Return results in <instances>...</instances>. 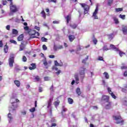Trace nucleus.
Returning a JSON list of instances; mask_svg holds the SVG:
<instances>
[{
    "label": "nucleus",
    "mask_w": 127,
    "mask_h": 127,
    "mask_svg": "<svg viewBox=\"0 0 127 127\" xmlns=\"http://www.w3.org/2000/svg\"><path fill=\"white\" fill-rule=\"evenodd\" d=\"M19 102L18 99H16L15 98H12L10 100L11 104H12V107L11 109L9 110V113L8 114V119L9 124L12 122V120H13V118H12V116L11 115V112L15 110V109L17 108V103Z\"/></svg>",
    "instance_id": "f257e3e1"
},
{
    "label": "nucleus",
    "mask_w": 127,
    "mask_h": 127,
    "mask_svg": "<svg viewBox=\"0 0 127 127\" xmlns=\"http://www.w3.org/2000/svg\"><path fill=\"white\" fill-rule=\"evenodd\" d=\"M9 66L12 68L13 67V63H14V55L11 54L10 55V58L8 60Z\"/></svg>",
    "instance_id": "f03ea898"
},
{
    "label": "nucleus",
    "mask_w": 127,
    "mask_h": 127,
    "mask_svg": "<svg viewBox=\"0 0 127 127\" xmlns=\"http://www.w3.org/2000/svg\"><path fill=\"white\" fill-rule=\"evenodd\" d=\"M80 5H81L82 7H83L84 9V14H87L88 12H89V9H90V6L89 5L85 4V3H80Z\"/></svg>",
    "instance_id": "7ed1b4c3"
},
{
    "label": "nucleus",
    "mask_w": 127,
    "mask_h": 127,
    "mask_svg": "<svg viewBox=\"0 0 127 127\" xmlns=\"http://www.w3.org/2000/svg\"><path fill=\"white\" fill-rule=\"evenodd\" d=\"M10 10L11 12H16V11H18V7L12 3V4H10Z\"/></svg>",
    "instance_id": "20e7f679"
},
{
    "label": "nucleus",
    "mask_w": 127,
    "mask_h": 127,
    "mask_svg": "<svg viewBox=\"0 0 127 127\" xmlns=\"http://www.w3.org/2000/svg\"><path fill=\"white\" fill-rule=\"evenodd\" d=\"M85 71H86V68L80 67L79 69V73L82 79H84L85 77Z\"/></svg>",
    "instance_id": "39448f33"
},
{
    "label": "nucleus",
    "mask_w": 127,
    "mask_h": 127,
    "mask_svg": "<svg viewBox=\"0 0 127 127\" xmlns=\"http://www.w3.org/2000/svg\"><path fill=\"white\" fill-rule=\"evenodd\" d=\"M113 120L116 121V124H121V123H123V119L120 116H113Z\"/></svg>",
    "instance_id": "423d86ee"
},
{
    "label": "nucleus",
    "mask_w": 127,
    "mask_h": 127,
    "mask_svg": "<svg viewBox=\"0 0 127 127\" xmlns=\"http://www.w3.org/2000/svg\"><path fill=\"white\" fill-rule=\"evenodd\" d=\"M29 34L31 36V38H38V37L35 36L36 34V32L35 30H31L29 32Z\"/></svg>",
    "instance_id": "0eeeda50"
},
{
    "label": "nucleus",
    "mask_w": 127,
    "mask_h": 127,
    "mask_svg": "<svg viewBox=\"0 0 127 127\" xmlns=\"http://www.w3.org/2000/svg\"><path fill=\"white\" fill-rule=\"evenodd\" d=\"M98 11H99V8L98 7V6H96V9L93 13V17H94V19H98V16L97 14H98Z\"/></svg>",
    "instance_id": "6e6552de"
},
{
    "label": "nucleus",
    "mask_w": 127,
    "mask_h": 127,
    "mask_svg": "<svg viewBox=\"0 0 127 127\" xmlns=\"http://www.w3.org/2000/svg\"><path fill=\"white\" fill-rule=\"evenodd\" d=\"M112 108V102H107L105 104V109L108 110L109 109H111Z\"/></svg>",
    "instance_id": "1a4fd4ad"
},
{
    "label": "nucleus",
    "mask_w": 127,
    "mask_h": 127,
    "mask_svg": "<svg viewBox=\"0 0 127 127\" xmlns=\"http://www.w3.org/2000/svg\"><path fill=\"white\" fill-rule=\"evenodd\" d=\"M52 101H53V98H50L49 100L48 101V109H49V108L51 107V105H52Z\"/></svg>",
    "instance_id": "9d476101"
},
{
    "label": "nucleus",
    "mask_w": 127,
    "mask_h": 127,
    "mask_svg": "<svg viewBox=\"0 0 127 127\" xmlns=\"http://www.w3.org/2000/svg\"><path fill=\"white\" fill-rule=\"evenodd\" d=\"M65 19L66 20V23L68 24L70 20H71V14H68L67 16L65 17Z\"/></svg>",
    "instance_id": "9b49d317"
},
{
    "label": "nucleus",
    "mask_w": 127,
    "mask_h": 127,
    "mask_svg": "<svg viewBox=\"0 0 127 127\" xmlns=\"http://www.w3.org/2000/svg\"><path fill=\"white\" fill-rule=\"evenodd\" d=\"M109 97L108 96L104 95V96H103V97H102L103 101L106 102V103L109 102Z\"/></svg>",
    "instance_id": "f8f14e48"
},
{
    "label": "nucleus",
    "mask_w": 127,
    "mask_h": 127,
    "mask_svg": "<svg viewBox=\"0 0 127 127\" xmlns=\"http://www.w3.org/2000/svg\"><path fill=\"white\" fill-rule=\"evenodd\" d=\"M31 66L29 67L30 70H34V69H36V64H31Z\"/></svg>",
    "instance_id": "ddd939ff"
},
{
    "label": "nucleus",
    "mask_w": 127,
    "mask_h": 127,
    "mask_svg": "<svg viewBox=\"0 0 127 127\" xmlns=\"http://www.w3.org/2000/svg\"><path fill=\"white\" fill-rule=\"evenodd\" d=\"M68 39L70 42H72L74 41V39H75V36L73 35H70L68 36Z\"/></svg>",
    "instance_id": "4468645a"
},
{
    "label": "nucleus",
    "mask_w": 127,
    "mask_h": 127,
    "mask_svg": "<svg viewBox=\"0 0 127 127\" xmlns=\"http://www.w3.org/2000/svg\"><path fill=\"white\" fill-rule=\"evenodd\" d=\"M122 31L124 34L126 35L127 34V26H123L122 27Z\"/></svg>",
    "instance_id": "2eb2a0df"
},
{
    "label": "nucleus",
    "mask_w": 127,
    "mask_h": 127,
    "mask_svg": "<svg viewBox=\"0 0 127 127\" xmlns=\"http://www.w3.org/2000/svg\"><path fill=\"white\" fill-rule=\"evenodd\" d=\"M110 47L111 48H112V49H114V50H115V51H117V52L120 51L119 49L117 48V47H115V45H114L113 44L110 45Z\"/></svg>",
    "instance_id": "dca6fc26"
},
{
    "label": "nucleus",
    "mask_w": 127,
    "mask_h": 127,
    "mask_svg": "<svg viewBox=\"0 0 127 127\" xmlns=\"http://www.w3.org/2000/svg\"><path fill=\"white\" fill-rule=\"evenodd\" d=\"M23 34L20 35L17 38L18 41H22V40H23Z\"/></svg>",
    "instance_id": "f3484780"
},
{
    "label": "nucleus",
    "mask_w": 127,
    "mask_h": 127,
    "mask_svg": "<svg viewBox=\"0 0 127 127\" xmlns=\"http://www.w3.org/2000/svg\"><path fill=\"white\" fill-rule=\"evenodd\" d=\"M25 48V46L23 45L22 43H21V45L20 46L19 51H22Z\"/></svg>",
    "instance_id": "a211bd4d"
},
{
    "label": "nucleus",
    "mask_w": 127,
    "mask_h": 127,
    "mask_svg": "<svg viewBox=\"0 0 127 127\" xmlns=\"http://www.w3.org/2000/svg\"><path fill=\"white\" fill-rule=\"evenodd\" d=\"M67 101H68V104H69V105H72L73 104V103L74 102V100H73V99H71V98H68L67 99Z\"/></svg>",
    "instance_id": "6ab92c4d"
},
{
    "label": "nucleus",
    "mask_w": 127,
    "mask_h": 127,
    "mask_svg": "<svg viewBox=\"0 0 127 127\" xmlns=\"http://www.w3.org/2000/svg\"><path fill=\"white\" fill-rule=\"evenodd\" d=\"M74 78L75 79V81H76V84H78L79 82H77V81H79V76L78 75V74L76 73L75 75H74Z\"/></svg>",
    "instance_id": "aec40b11"
},
{
    "label": "nucleus",
    "mask_w": 127,
    "mask_h": 127,
    "mask_svg": "<svg viewBox=\"0 0 127 127\" xmlns=\"http://www.w3.org/2000/svg\"><path fill=\"white\" fill-rule=\"evenodd\" d=\"M4 51L5 53H7V52H8V46H7V45H5L4 46Z\"/></svg>",
    "instance_id": "412c9836"
},
{
    "label": "nucleus",
    "mask_w": 127,
    "mask_h": 127,
    "mask_svg": "<svg viewBox=\"0 0 127 127\" xmlns=\"http://www.w3.org/2000/svg\"><path fill=\"white\" fill-rule=\"evenodd\" d=\"M67 111H68V109H67L65 106H63L62 111V115H63V113H65V112H67Z\"/></svg>",
    "instance_id": "4be33fe9"
},
{
    "label": "nucleus",
    "mask_w": 127,
    "mask_h": 127,
    "mask_svg": "<svg viewBox=\"0 0 127 127\" xmlns=\"http://www.w3.org/2000/svg\"><path fill=\"white\" fill-rule=\"evenodd\" d=\"M76 93L77 94L78 96H80L81 95V90L80 89V88L78 87L76 90Z\"/></svg>",
    "instance_id": "5701e85b"
},
{
    "label": "nucleus",
    "mask_w": 127,
    "mask_h": 127,
    "mask_svg": "<svg viewBox=\"0 0 127 127\" xmlns=\"http://www.w3.org/2000/svg\"><path fill=\"white\" fill-rule=\"evenodd\" d=\"M14 82L17 87H19L20 86V82L19 81L15 80Z\"/></svg>",
    "instance_id": "b1692460"
},
{
    "label": "nucleus",
    "mask_w": 127,
    "mask_h": 127,
    "mask_svg": "<svg viewBox=\"0 0 127 127\" xmlns=\"http://www.w3.org/2000/svg\"><path fill=\"white\" fill-rule=\"evenodd\" d=\"M12 32V34H15V35L16 36V35H17V34H18V31H17V30L15 29H13Z\"/></svg>",
    "instance_id": "393cba45"
},
{
    "label": "nucleus",
    "mask_w": 127,
    "mask_h": 127,
    "mask_svg": "<svg viewBox=\"0 0 127 127\" xmlns=\"http://www.w3.org/2000/svg\"><path fill=\"white\" fill-rule=\"evenodd\" d=\"M60 103V101H59V100H58V101L55 102L54 105L56 107V108H57V107H58V106H59Z\"/></svg>",
    "instance_id": "a878e982"
},
{
    "label": "nucleus",
    "mask_w": 127,
    "mask_h": 127,
    "mask_svg": "<svg viewBox=\"0 0 127 127\" xmlns=\"http://www.w3.org/2000/svg\"><path fill=\"white\" fill-rule=\"evenodd\" d=\"M103 75H104L106 79H109V74L108 73V72H105L104 73H103Z\"/></svg>",
    "instance_id": "bb28decb"
},
{
    "label": "nucleus",
    "mask_w": 127,
    "mask_h": 127,
    "mask_svg": "<svg viewBox=\"0 0 127 127\" xmlns=\"http://www.w3.org/2000/svg\"><path fill=\"white\" fill-rule=\"evenodd\" d=\"M41 13L44 18H46V14H45V12L44 11V10L42 11Z\"/></svg>",
    "instance_id": "cd10ccee"
},
{
    "label": "nucleus",
    "mask_w": 127,
    "mask_h": 127,
    "mask_svg": "<svg viewBox=\"0 0 127 127\" xmlns=\"http://www.w3.org/2000/svg\"><path fill=\"white\" fill-rule=\"evenodd\" d=\"M35 81H36V82H39V81H40V77L38 76H36L35 77Z\"/></svg>",
    "instance_id": "c85d7f7f"
},
{
    "label": "nucleus",
    "mask_w": 127,
    "mask_h": 127,
    "mask_svg": "<svg viewBox=\"0 0 127 127\" xmlns=\"http://www.w3.org/2000/svg\"><path fill=\"white\" fill-rule=\"evenodd\" d=\"M123 104H124L125 106H127V99L125 98L122 101Z\"/></svg>",
    "instance_id": "c756f323"
},
{
    "label": "nucleus",
    "mask_w": 127,
    "mask_h": 127,
    "mask_svg": "<svg viewBox=\"0 0 127 127\" xmlns=\"http://www.w3.org/2000/svg\"><path fill=\"white\" fill-rule=\"evenodd\" d=\"M70 26L71 27V28L75 29V28H76L77 26H78V25L76 24H73L72 25H70Z\"/></svg>",
    "instance_id": "7c9ffc66"
},
{
    "label": "nucleus",
    "mask_w": 127,
    "mask_h": 127,
    "mask_svg": "<svg viewBox=\"0 0 127 127\" xmlns=\"http://www.w3.org/2000/svg\"><path fill=\"white\" fill-rule=\"evenodd\" d=\"M9 41L10 43H13V44H17V43L14 40L11 39Z\"/></svg>",
    "instance_id": "2f4dec72"
},
{
    "label": "nucleus",
    "mask_w": 127,
    "mask_h": 127,
    "mask_svg": "<svg viewBox=\"0 0 127 127\" xmlns=\"http://www.w3.org/2000/svg\"><path fill=\"white\" fill-rule=\"evenodd\" d=\"M43 64H44V66H47V65H48V63H47V61H46V59H45L43 61Z\"/></svg>",
    "instance_id": "473e14b6"
},
{
    "label": "nucleus",
    "mask_w": 127,
    "mask_h": 127,
    "mask_svg": "<svg viewBox=\"0 0 127 127\" xmlns=\"http://www.w3.org/2000/svg\"><path fill=\"white\" fill-rule=\"evenodd\" d=\"M116 11L119 12V11H123V8H118L115 9Z\"/></svg>",
    "instance_id": "72a5a7b5"
},
{
    "label": "nucleus",
    "mask_w": 127,
    "mask_h": 127,
    "mask_svg": "<svg viewBox=\"0 0 127 127\" xmlns=\"http://www.w3.org/2000/svg\"><path fill=\"white\" fill-rule=\"evenodd\" d=\"M119 17L120 18H122V19H125V18H126V15H122V14H120L119 15Z\"/></svg>",
    "instance_id": "f704fd0d"
},
{
    "label": "nucleus",
    "mask_w": 127,
    "mask_h": 127,
    "mask_svg": "<svg viewBox=\"0 0 127 127\" xmlns=\"http://www.w3.org/2000/svg\"><path fill=\"white\" fill-rule=\"evenodd\" d=\"M41 40L43 42H47V39L44 37H42Z\"/></svg>",
    "instance_id": "c9c22d12"
},
{
    "label": "nucleus",
    "mask_w": 127,
    "mask_h": 127,
    "mask_svg": "<svg viewBox=\"0 0 127 127\" xmlns=\"http://www.w3.org/2000/svg\"><path fill=\"white\" fill-rule=\"evenodd\" d=\"M103 51H108L109 50V49L108 47H107V46H105L103 48Z\"/></svg>",
    "instance_id": "e433bc0d"
},
{
    "label": "nucleus",
    "mask_w": 127,
    "mask_h": 127,
    "mask_svg": "<svg viewBox=\"0 0 127 127\" xmlns=\"http://www.w3.org/2000/svg\"><path fill=\"white\" fill-rule=\"evenodd\" d=\"M110 95L113 99H117V96L114 95V93L112 92Z\"/></svg>",
    "instance_id": "4c0bfd02"
},
{
    "label": "nucleus",
    "mask_w": 127,
    "mask_h": 127,
    "mask_svg": "<svg viewBox=\"0 0 127 127\" xmlns=\"http://www.w3.org/2000/svg\"><path fill=\"white\" fill-rule=\"evenodd\" d=\"M107 90L108 93H109L110 94H112V93H113L112 92V89H111V88L110 87H107Z\"/></svg>",
    "instance_id": "58836bf2"
},
{
    "label": "nucleus",
    "mask_w": 127,
    "mask_h": 127,
    "mask_svg": "<svg viewBox=\"0 0 127 127\" xmlns=\"http://www.w3.org/2000/svg\"><path fill=\"white\" fill-rule=\"evenodd\" d=\"M114 20L115 23H116V24L119 23V20L118 19V18H117L116 17H114Z\"/></svg>",
    "instance_id": "ea45409f"
},
{
    "label": "nucleus",
    "mask_w": 127,
    "mask_h": 127,
    "mask_svg": "<svg viewBox=\"0 0 127 127\" xmlns=\"http://www.w3.org/2000/svg\"><path fill=\"white\" fill-rule=\"evenodd\" d=\"M113 35H114V34H111L110 35H108V38L109 39H110V40H112V39H113Z\"/></svg>",
    "instance_id": "a19ab883"
},
{
    "label": "nucleus",
    "mask_w": 127,
    "mask_h": 127,
    "mask_svg": "<svg viewBox=\"0 0 127 127\" xmlns=\"http://www.w3.org/2000/svg\"><path fill=\"white\" fill-rule=\"evenodd\" d=\"M29 111L31 113H34V112H35V108L34 107L32 109H30Z\"/></svg>",
    "instance_id": "79ce46f5"
},
{
    "label": "nucleus",
    "mask_w": 127,
    "mask_h": 127,
    "mask_svg": "<svg viewBox=\"0 0 127 127\" xmlns=\"http://www.w3.org/2000/svg\"><path fill=\"white\" fill-rule=\"evenodd\" d=\"M27 61V59H26V57L24 56L22 58V61H23V62H26Z\"/></svg>",
    "instance_id": "37998d69"
},
{
    "label": "nucleus",
    "mask_w": 127,
    "mask_h": 127,
    "mask_svg": "<svg viewBox=\"0 0 127 127\" xmlns=\"http://www.w3.org/2000/svg\"><path fill=\"white\" fill-rule=\"evenodd\" d=\"M55 65L56 66H60V64L57 62V61H55Z\"/></svg>",
    "instance_id": "c03bdc74"
},
{
    "label": "nucleus",
    "mask_w": 127,
    "mask_h": 127,
    "mask_svg": "<svg viewBox=\"0 0 127 127\" xmlns=\"http://www.w3.org/2000/svg\"><path fill=\"white\" fill-rule=\"evenodd\" d=\"M93 42L95 44V45H96V44H97V43H98V40H97V39H94L93 40Z\"/></svg>",
    "instance_id": "a18cd8bd"
},
{
    "label": "nucleus",
    "mask_w": 127,
    "mask_h": 127,
    "mask_svg": "<svg viewBox=\"0 0 127 127\" xmlns=\"http://www.w3.org/2000/svg\"><path fill=\"white\" fill-rule=\"evenodd\" d=\"M114 0H108V5H111V4L113 3Z\"/></svg>",
    "instance_id": "49530a36"
},
{
    "label": "nucleus",
    "mask_w": 127,
    "mask_h": 127,
    "mask_svg": "<svg viewBox=\"0 0 127 127\" xmlns=\"http://www.w3.org/2000/svg\"><path fill=\"white\" fill-rule=\"evenodd\" d=\"M125 54H126L123 52H120V53H119V55H120V56H121V57H123V55H124Z\"/></svg>",
    "instance_id": "de8ad7c7"
},
{
    "label": "nucleus",
    "mask_w": 127,
    "mask_h": 127,
    "mask_svg": "<svg viewBox=\"0 0 127 127\" xmlns=\"http://www.w3.org/2000/svg\"><path fill=\"white\" fill-rule=\"evenodd\" d=\"M43 50H47V47H46V45H43Z\"/></svg>",
    "instance_id": "09e8293b"
},
{
    "label": "nucleus",
    "mask_w": 127,
    "mask_h": 127,
    "mask_svg": "<svg viewBox=\"0 0 127 127\" xmlns=\"http://www.w3.org/2000/svg\"><path fill=\"white\" fill-rule=\"evenodd\" d=\"M51 122L52 124L54 123H56V120H55L54 118H52V120H51Z\"/></svg>",
    "instance_id": "8fccbe9b"
},
{
    "label": "nucleus",
    "mask_w": 127,
    "mask_h": 127,
    "mask_svg": "<svg viewBox=\"0 0 127 127\" xmlns=\"http://www.w3.org/2000/svg\"><path fill=\"white\" fill-rule=\"evenodd\" d=\"M53 70H56V71H58V68L57 67L54 66L52 67Z\"/></svg>",
    "instance_id": "3c124183"
},
{
    "label": "nucleus",
    "mask_w": 127,
    "mask_h": 127,
    "mask_svg": "<svg viewBox=\"0 0 127 127\" xmlns=\"http://www.w3.org/2000/svg\"><path fill=\"white\" fill-rule=\"evenodd\" d=\"M88 57H87V58H85V60H83V61H82V63H86V62L88 60Z\"/></svg>",
    "instance_id": "603ef678"
},
{
    "label": "nucleus",
    "mask_w": 127,
    "mask_h": 127,
    "mask_svg": "<svg viewBox=\"0 0 127 127\" xmlns=\"http://www.w3.org/2000/svg\"><path fill=\"white\" fill-rule=\"evenodd\" d=\"M21 114L22 115H23V116H25V115H26V111H22Z\"/></svg>",
    "instance_id": "864d4df0"
},
{
    "label": "nucleus",
    "mask_w": 127,
    "mask_h": 127,
    "mask_svg": "<svg viewBox=\"0 0 127 127\" xmlns=\"http://www.w3.org/2000/svg\"><path fill=\"white\" fill-rule=\"evenodd\" d=\"M58 47L56 46V45H55L54 46V50H55V51H56V50H58Z\"/></svg>",
    "instance_id": "5fc2aeb1"
},
{
    "label": "nucleus",
    "mask_w": 127,
    "mask_h": 127,
    "mask_svg": "<svg viewBox=\"0 0 127 127\" xmlns=\"http://www.w3.org/2000/svg\"><path fill=\"white\" fill-rule=\"evenodd\" d=\"M53 23H54V24H58V23H59V21H54Z\"/></svg>",
    "instance_id": "6e6d98bb"
},
{
    "label": "nucleus",
    "mask_w": 127,
    "mask_h": 127,
    "mask_svg": "<svg viewBox=\"0 0 127 127\" xmlns=\"http://www.w3.org/2000/svg\"><path fill=\"white\" fill-rule=\"evenodd\" d=\"M6 29L7 30H9L10 29V26L9 25H8L6 26Z\"/></svg>",
    "instance_id": "4d7b16f0"
},
{
    "label": "nucleus",
    "mask_w": 127,
    "mask_h": 127,
    "mask_svg": "<svg viewBox=\"0 0 127 127\" xmlns=\"http://www.w3.org/2000/svg\"><path fill=\"white\" fill-rule=\"evenodd\" d=\"M51 92H54V89H53V85H52L50 88Z\"/></svg>",
    "instance_id": "13d9d810"
},
{
    "label": "nucleus",
    "mask_w": 127,
    "mask_h": 127,
    "mask_svg": "<svg viewBox=\"0 0 127 127\" xmlns=\"http://www.w3.org/2000/svg\"><path fill=\"white\" fill-rule=\"evenodd\" d=\"M24 29L27 31L29 29V28L28 27V26H26L24 27Z\"/></svg>",
    "instance_id": "bf43d9fd"
},
{
    "label": "nucleus",
    "mask_w": 127,
    "mask_h": 127,
    "mask_svg": "<svg viewBox=\"0 0 127 127\" xmlns=\"http://www.w3.org/2000/svg\"><path fill=\"white\" fill-rule=\"evenodd\" d=\"M35 29H37L38 31H39L40 30V28L39 27L35 26Z\"/></svg>",
    "instance_id": "052dcab7"
},
{
    "label": "nucleus",
    "mask_w": 127,
    "mask_h": 127,
    "mask_svg": "<svg viewBox=\"0 0 127 127\" xmlns=\"http://www.w3.org/2000/svg\"><path fill=\"white\" fill-rule=\"evenodd\" d=\"M60 73H61V70H58V71L56 72V74H57V75H59V74H60Z\"/></svg>",
    "instance_id": "680f3d73"
},
{
    "label": "nucleus",
    "mask_w": 127,
    "mask_h": 127,
    "mask_svg": "<svg viewBox=\"0 0 127 127\" xmlns=\"http://www.w3.org/2000/svg\"><path fill=\"white\" fill-rule=\"evenodd\" d=\"M43 90H42V87H39V92L40 93H41L42 92Z\"/></svg>",
    "instance_id": "e2e57ef3"
},
{
    "label": "nucleus",
    "mask_w": 127,
    "mask_h": 127,
    "mask_svg": "<svg viewBox=\"0 0 127 127\" xmlns=\"http://www.w3.org/2000/svg\"><path fill=\"white\" fill-rule=\"evenodd\" d=\"M56 126H57V125L56 124V123H52V125L51 127H56Z\"/></svg>",
    "instance_id": "0e129e2a"
},
{
    "label": "nucleus",
    "mask_w": 127,
    "mask_h": 127,
    "mask_svg": "<svg viewBox=\"0 0 127 127\" xmlns=\"http://www.w3.org/2000/svg\"><path fill=\"white\" fill-rule=\"evenodd\" d=\"M60 64V67H62L63 66V63H62V61H60V63H59Z\"/></svg>",
    "instance_id": "69168bd1"
},
{
    "label": "nucleus",
    "mask_w": 127,
    "mask_h": 127,
    "mask_svg": "<svg viewBox=\"0 0 127 127\" xmlns=\"http://www.w3.org/2000/svg\"><path fill=\"white\" fill-rule=\"evenodd\" d=\"M3 46V44H2V41H0V47H2Z\"/></svg>",
    "instance_id": "338daca9"
},
{
    "label": "nucleus",
    "mask_w": 127,
    "mask_h": 127,
    "mask_svg": "<svg viewBox=\"0 0 127 127\" xmlns=\"http://www.w3.org/2000/svg\"><path fill=\"white\" fill-rule=\"evenodd\" d=\"M6 3H7V2L6 1H2L3 5H5V4H6Z\"/></svg>",
    "instance_id": "774afa93"
}]
</instances>
